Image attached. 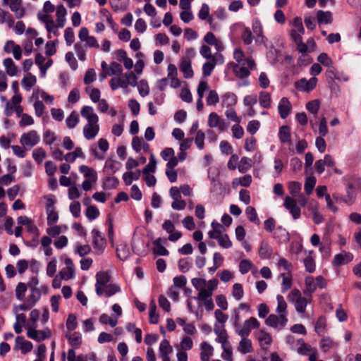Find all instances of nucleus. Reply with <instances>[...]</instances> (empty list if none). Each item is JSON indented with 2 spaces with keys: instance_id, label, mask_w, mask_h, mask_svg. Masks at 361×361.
Segmentation results:
<instances>
[{
  "instance_id": "nucleus-13",
  "label": "nucleus",
  "mask_w": 361,
  "mask_h": 361,
  "mask_svg": "<svg viewBox=\"0 0 361 361\" xmlns=\"http://www.w3.org/2000/svg\"><path fill=\"white\" fill-rule=\"evenodd\" d=\"M180 70L183 72L185 78H190L193 76V71L191 66V61L189 58L184 57L180 60L179 65Z\"/></svg>"
},
{
  "instance_id": "nucleus-32",
  "label": "nucleus",
  "mask_w": 361,
  "mask_h": 361,
  "mask_svg": "<svg viewBox=\"0 0 361 361\" xmlns=\"http://www.w3.org/2000/svg\"><path fill=\"white\" fill-rule=\"evenodd\" d=\"M201 348L203 350L200 353L202 361H209L211 355H212L213 348L207 342H203L201 344Z\"/></svg>"
},
{
  "instance_id": "nucleus-59",
  "label": "nucleus",
  "mask_w": 361,
  "mask_h": 361,
  "mask_svg": "<svg viewBox=\"0 0 361 361\" xmlns=\"http://www.w3.org/2000/svg\"><path fill=\"white\" fill-rule=\"evenodd\" d=\"M121 291V288L116 284H108L104 287V293L106 297H111L116 293Z\"/></svg>"
},
{
  "instance_id": "nucleus-23",
  "label": "nucleus",
  "mask_w": 361,
  "mask_h": 361,
  "mask_svg": "<svg viewBox=\"0 0 361 361\" xmlns=\"http://www.w3.org/2000/svg\"><path fill=\"white\" fill-rule=\"evenodd\" d=\"M317 289V284L315 282V279L311 276H308L305 278V289L303 293L305 295L311 296L312 293H313Z\"/></svg>"
},
{
  "instance_id": "nucleus-43",
  "label": "nucleus",
  "mask_w": 361,
  "mask_h": 361,
  "mask_svg": "<svg viewBox=\"0 0 361 361\" xmlns=\"http://www.w3.org/2000/svg\"><path fill=\"white\" fill-rule=\"evenodd\" d=\"M74 48L77 54V56L80 61H85L86 59V48L85 44L80 42L76 43L74 45Z\"/></svg>"
},
{
  "instance_id": "nucleus-14",
  "label": "nucleus",
  "mask_w": 361,
  "mask_h": 361,
  "mask_svg": "<svg viewBox=\"0 0 361 361\" xmlns=\"http://www.w3.org/2000/svg\"><path fill=\"white\" fill-rule=\"evenodd\" d=\"M291 104L286 97H283L279 104L278 109L280 116L282 118H286L290 113Z\"/></svg>"
},
{
  "instance_id": "nucleus-61",
  "label": "nucleus",
  "mask_w": 361,
  "mask_h": 361,
  "mask_svg": "<svg viewBox=\"0 0 361 361\" xmlns=\"http://www.w3.org/2000/svg\"><path fill=\"white\" fill-rule=\"evenodd\" d=\"M200 53L202 57L209 60H216V56L212 55L211 49L207 45H202L200 47Z\"/></svg>"
},
{
  "instance_id": "nucleus-24",
  "label": "nucleus",
  "mask_w": 361,
  "mask_h": 361,
  "mask_svg": "<svg viewBox=\"0 0 361 361\" xmlns=\"http://www.w3.org/2000/svg\"><path fill=\"white\" fill-rule=\"evenodd\" d=\"M272 255V248L266 241L261 243L259 249V255L261 259H269Z\"/></svg>"
},
{
  "instance_id": "nucleus-55",
  "label": "nucleus",
  "mask_w": 361,
  "mask_h": 361,
  "mask_svg": "<svg viewBox=\"0 0 361 361\" xmlns=\"http://www.w3.org/2000/svg\"><path fill=\"white\" fill-rule=\"evenodd\" d=\"M85 215L89 220L92 221L99 216V211L95 206L89 205L86 209Z\"/></svg>"
},
{
  "instance_id": "nucleus-44",
  "label": "nucleus",
  "mask_w": 361,
  "mask_h": 361,
  "mask_svg": "<svg viewBox=\"0 0 361 361\" xmlns=\"http://www.w3.org/2000/svg\"><path fill=\"white\" fill-rule=\"evenodd\" d=\"M140 176V171L136 172H126L123 175V179L126 185H130L133 180H137Z\"/></svg>"
},
{
  "instance_id": "nucleus-15",
  "label": "nucleus",
  "mask_w": 361,
  "mask_h": 361,
  "mask_svg": "<svg viewBox=\"0 0 361 361\" xmlns=\"http://www.w3.org/2000/svg\"><path fill=\"white\" fill-rule=\"evenodd\" d=\"M81 115L87 120L88 123H97L99 121L97 115L94 113L93 108L90 106H85L82 109Z\"/></svg>"
},
{
  "instance_id": "nucleus-7",
  "label": "nucleus",
  "mask_w": 361,
  "mask_h": 361,
  "mask_svg": "<svg viewBox=\"0 0 361 361\" xmlns=\"http://www.w3.org/2000/svg\"><path fill=\"white\" fill-rule=\"evenodd\" d=\"M208 126L210 128H218L220 131H224L228 128V124L221 119L219 115L212 112L209 116Z\"/></svg>"
},
{
  "instance_id": "nucleus-17",
  "label": "nucleus",
  "mask_w": 361,
  "mask_h": 361,
  "mask_svg": "<svg viewBox=\"0 0 361 361\" xmlns=\"http://www.w3.org/2000/svg\"><path fill=\"white\" fill-rule=\"evenodd\" d=\"M163 242H166V240L161 238L156 239L153 242V252L156 255L166 256L169 255V251L162 245Z\"/></svg>"
},
{
  "instance_id": "nucleus-29",
  "label": "nucleus",
  "mask_w": 361,
  "mask_h": 361,
  "mask_svg": "<svg viewBox=\"0 0 361 361\" xmlns=\"http://www.w3.org/2000/svg\"><path fill=\"white\" fill-rule=\"evenodd\" d=\"M317 19L319 24H330L332 22V14L330 11L319 10L317 13Z\"/></svg>"
},
{
  "instance_id": "nucleus-31",
  "label": "nucleus",
  "mask_w": 361,
  "mask_h": 361,
  "mask_svg": "<svg viewBox=\"0 0 361 361\" xmlns=\"http://www.w3.org/2000/svg\"><path fill=\"white\" fill-rule=\"evenodd\" d=\"M279 137L282 143H288L290 140V129L288 126H283L279 128Z\"/></svg>"
},
{
  "instance_id": "nucleus-52",
  "label": "nucleus",
  "mask_w": 361,
  "mask_h": 361,
  "mask_svg": "<svg viewBox=\"0 0 361 361\" xmlns=\"http://www.w3.org/2000/svg\"><path fill=\"white\" fill-rule=\"evenodd\" d=\"M27 288V286L25 283H18L16 288V297L18 300H23L24 299Z\"/></svg>"
},
{
  "instance_id": "nucleus-51",
  "label": "nucleus",
  "mask_w": 361,
  "mask_h": 361,
  "mask_svg": "<svg viewBox=\"0 0 361 361\" xmlns=\"http://www.w3.org/2000/svg\"><path fill=\"white\" fill-rule=\"evenodd\" d=\"M35 83L36 78L35 75L31 74H30L28 77L23 78L22 80L23 87L28 91L35 85Z\"/></svg>"
},
{
  "instance_id": "nucleus-33",
  "label": "nucleus",
  "mask_w": 361,
  "mask_h": 361,
  "mask_svg": "<svg viewBox=\"0 0 361 361\" xmlns=\"http://www.w3.org/2000/svg\"><path fill=\"white\" fill-rule=\"evenodd\" d=\"M41 290L39 288L30 289V294L27 296L26 302L32 306L39 300L41 298Z\"/></svg>"
},
{
  "instance_id": "nucleus-54",
  "label": "nucleus",
  "mask_w": 361,
  "mask_h": 361,
  "mask_svg": "<svg viewBox=\"0 0 361 361\" xmlns=\"http://www.w3.org/2000/svg\"><path fill=\"white\" fill-rule=\"evenodd\" d=\"M216 240H218L219 245L224 248H229L232 246V242L226 233H221Z\"/></svg>"
},
{
  "instance_id": "nucleus-8",
  "label": "nucleus",
  "mask_w": 361,
  "mask_h": 361,
  "mask_svg": "<svg viewBox=\"0 0 361 361\" xmlns=\"http://www.w3.org/2000/svg\"><path fill=\"white\" fill-rule=\"evenodd\" d=\"M283 206L290 212L294 219H298L300 217L301 211L297 206L295 200L288 196L286 197Z\"/></svg>"
},
{
  "instance_id": "nucleus-26",
  "label": "nucleus",
  "mask_w": 361,
  "mask_h": 361,
  "mask_svg": "<svg viewBox=\"0 0 361 361\" xmlns=\"http://www.w3.org/2000/svg\"><path fill=\"white\" fill-rule=\"evenodd\" d=\"M242 339L239 343L238 350L243 354H247L253 350L252 342L247 337H241Z\"/></svg>"
},
{
  "instance_id": "nucleus-12",
  "label": "nucleus",
  "mask_w": 361,
  "mask_h": 361,
  "mask_svg": "<svg viewBox=\"0 0 361 361\" xmlns=\"http://www.w3.org/2000/svg\"><path fill=\"white\" fill-rule=\"evenodd\" d=\"M99 126L97 123H88L83 128L84 137L87 140H92L98 134Z\"/></svg>"
},
{
  "instance_id": "nucleus-47",
  "label": "nucleus",
  "mask_w": 361,
  "mask_h": 361,
  "mask_svg": "<svg viewBox=\"0 0 361 361\" xmlns=\"http://www.w3.org/2000/svg\"><path fill=\"white\" fill-rule=\"evenodd\" d=\"M277 300V307H276V312L280 314H286V308H287V304L285 301L283 297L281 295H278L276 296Z\"/></svg>"
},
{
  "instance_id": "nucleus-28",
  "label": "nucleus",
  "mask_w": 361,
  "mask_h": 361,
  "mask_svg": "<svg viewBox=\"0 0 361 361\" xmlns=\"http://www.w3.org/2000/svg\"><path fill=\"white\" fill-rule=\"evenodd\" d=\"M109 1L114 11H126L129 4V0H110Z\"/></svg>"
},
{
  "instance_id": "nucleus-41",
  "label": "nucleus",
  "mask_w": 361,
  "mask_h": 361,
  "mask_svg": "<svg viewBox=\"0 0 361 361\" xmlns=\"http://www.w3.org/2000/svg\"><path fill=\"white\" fill-rule=\"evenodd\" d=\"M326 318L324 317H319L315 324L314 329L318 335L322 336L326 331Z\"/></svg>"
},
{
  "instance_id": "nucleus-58",
  "label": "nucleus",
  "mask_w": 361,
  "mask_h": 361,
  "mask_svg": "<svg viewBox=\"0 0 361 361\" xmlns=\"http://www.w3.org/2000/svg\"><path fill=\"white\" fill-rule=\"evenodd\" d=\"M243 288L240 283H235L233 286L232 295L235 300H240L243 296Z\"/></svg>"
},
{
  "instance_id": "nucleus-11",
  "label": "nucleus",
  "mask_w": 361,
  "mask_h": 361,
  "mask_svg": "<svg viewBox=\"0 0 361 361\" xmlns=\"http://www.w3.org/2000/svg\"><path fill=\"white\" fill-rule=\"evenodd\" d=\"M27 335L30 338L39 342L49 338L51 333L49 331L47 333L44 331H38L35 329L30 328L27 330Z\"/></svg>"
},
{
  "instance_id": "nucleus-56",
  "label": "nucleus",
  "mask_w": 361,
  "mask_h": 361,
  "mask_svg": "<svg viewBox=\"0 0 361 361\" xmlns=\"http://www.w3.org/2000/svg\"><path fill=\"white\" fill-rule=\"evenodd\" d=\"M61 276V279L69 280L75 277V268H71V270L68 267L62 269L59 274Z\"/></svg>"
},
{
  "instance_id": "nucleus-27",
  "label": "nucleus",
  "mask_w": 361,
  "mask_h": 361,
  "mask_svg": "<svg viewBox=\"0 0 361 361\" xmlns=\"http://www.w3.org/2000/svg\"><path fill=\"white\" fill-rule=\"evenodd\" d=\"M259 102L262 108L269 109L271 104V94L267 92H260L259 95Z\"/></svg>"
},
{
  "instance_id": "nucleus-38",
  "label": "nucleus",
  "mask_w": 361,
  "mask_h": 361,
  "mask_svg": "<svg viewBox=\"0 0 361 361\" xmlns=\"http://www.w3.org/2000/svg\"><path fill=\"white\" fill-rule=\"evenodd\" d=\"M117 257L122 261L126 260L130 255V250L127 245H120L116 248Z\"/></svg>"
},
{
  "instance_id": "nucleus-49",
  "label": "nucleus",
  "mask_w": 361,
  "mask_h": 361,
  "mask_svg": "<svg viewBox=\"0 0 361 361\" xmlns=\"http://www.w3.org/2000/svg\"><path fill=\"white\" fill-rule=\"evenodd\" d=\"M123 72L122 66L117 62H111L108 68L107 73L109 75H120Z\"/></svg>"
},
{
  "instance_id": "nucleus-40",
  "label": "nucleus",
  "mask_w": 361,
  "mask_h": 361,
  "mask_svg": "<svg viewBox=\"0 0 361 361\" xmlns=\"http://www.w3.org/2000/svg\"><path fill=\"white\" fill-rule=\"evenodd\" d=\"M353 188H349V185L346 184V195L345 196L344 203L348 205H352L356 199V192Z\"/></svg>"
},
{
  "instance_id": "nucleus-5",
  "label": "nucleus",
  "mask_w": 361,
  "mask_h": 361,
  "mask_svg": "<svg viewBox=\"0 0 361 361\" xmlns=\"http://www.w3.org/2000/svg\"><path fill=\"white\" fill-rule=\"evenodd\" d=\"M92 243L97 254H101L106 245V240L102 233L96 228L92 231Z\"/></svg>"
},
{
  "instance_id": "nucleus-22",
  "label": "nucleus",
  "mask_w": 361,
  "mask_h": 361,
  "mask_svg": "<svg viewBox=\"0 0 361 361\" xmlns=\"http://www.w3.org/2000/svg\"><path fill=\"white\" fill-rule=\"evenodd\" d=\"M211 226L213 230L208 232V235L212 239H216L225 231L223 225L216 221H213Z\"/></svg>"
},
{
  "instance_id": "nucleus-21",
  "label": "nucleus",
  "mask_w": 361,
  "mask_h": 361,
  "mask_svg": "<svg viewBox=\"0 0 361 361\" xmlns=\"http://www.w3.org/2000/svg\"><path fill=\"white\" fill-rule=\"evenodd\" d=\"M11 45L12 48V51L13 54V56L16 60H20L22 56V51L21 48L19 45H16L14 44V42L12 40H8L6 42L4 45V51L7 53H10L11 49H8V47Z\"/></svg>"
},
{
  "instance_id": "nucleus-6",
  "label": "nucleus",
  "mask_w": 361,
  "mask_h": 361,
  "mask_svg": "<svg viewBox=\"0 0 361 361\" xmlns=\"http://www.w3.org/2000/svg\"><path fill=\"white\" fill-rule=\"evenodd\" d=\"M96 293L102 295L104 293V287L110 281V276L105 271H99L96 275Z\"/></svg>"
},
{
  "instance_id": "nucleus-4",
  "label": "nucleus",
  "mask_w": 361,
  "mask_h": 361,
  "mask_svg": "<svg viewBox=\"0 0 361 361\" xmlns=\"http://www.w3.org/2000/svg\"><path fill=\"white\" fill-rule=\"evenodd\" d=\"M317 82V79L315 77L311 78L309 80L303 78L295 82V87L299 91L308 92L315 88Z\"/></svg>"
},
{
  "instance_id": "nucleus-46",
  "label": "nucleus",
  "mask_w": 361,
  "mask_h": 361,
  "mask_svg": "<svg viewBox=\"0 0 361 361\" xmlns=\"http://www.w3.org/2000/svg\"><path fill=\"white\" fill-rule=\"evenodd\" d=\"M252 167V159L247 157H243L241 158L240 161V165L238 166V170L240 173L247 172Z\"/></svg>"
},
{
  "instance_id": "nucleus-48",
  "label": "nucleus",
  "mask_w": 361,
  "mask_h": 361,
  "mask_svg": "<svg viewBox=\"0 0 361 361\" xmlns=\"http://www.w3.org/2000/svg\"><path fill=\"white\" fill-rule=\"evenodd\" d=\"M172 347L166 339H164L159 345L160 356L169 355L172 353Z\"/></svg>"
},
{
  "instance_id": "nucleus-35",
  "label": "nucleus",
  "mask_w": 361,
  "mask_h": 361,
  "mask_svg": "<svg viewBox=\"0 0 361 361\" xmlns=\"http://www.w3.org/2000/svg\"><path fill=\"white\" fill-rule=\"evenodd\" d=\"M237 96L233 92H226L222 96V104L228 107H232L237 103Z\"/></svg>"
},
{
  "instance_id": "nucleus-36",
  "label": "nucleus",
  "mask_w": 361,
  "mask_h": 361,
  "mask_svg": "<svg viewBox=\"0 0 361 361\" xmlns=\"http://www.w3.org/2000/svg\"><path fill=\"white\" fill-rule=\"evenodd\" d=\"M66 338L68 340L69 343L74 348H79L82 343V336L78 332H74L72 334L66 335Z\"/></svg>"
},
{
  "instance_id": "nucleus-1",
  "label": "nucleus",
  "mask_w": 361,
  "mask_h": 361,
  "mask_svg": "<svg viewBox=\"0 0 361 361\" xmlns=\"http://www.w3.org/2000/svg\"><path fill=\"white\" fill-rule=\"evenodd\" d=\"M233 71L235 75L239 78H245L250 75V70L255 66V61L251 58H247L241 63H233Z\"/></svg>"
},
{
  "instance_id": "nucleus-37",
  "label": "nucleus",
  "mask_w": 361,
  "mask_h": 361,
  "mask_svg": "<svg viewBox=\"0 0 361 361\" xmlns=\"http://www.w3.org/2000/svg\"><path fill=\"white\" fill-rule=\"evenodd\" d=\"M4 66L6 68V73L8 75L14 76L17 74V67L11 58L4 59Z\"/></svg>"
},
{
  "instance_id": "nucleus-18",
  "label": "nucleus",
  "mask_w": 361,
  "mask_h": 361,
  "mask_svg": "<svg viewBox=\"0 0 361 361\" xmlns=\"http://www.w3.org/2000/svg\"><path fill=\"white\" fill-rule=\"evenodd\" d=\"M16 347L21 350L23 354H25L32 349V343L25 341L23 336H17L16 338Z\"/></svg>"
},
{
  "instance_id": "nucleus-45",
  "label": "nucleus",
  "mask_w": 361,
  "mask_h": 361,
  "mask_svg": "<svg viewBox=\"0 0 361 361\" xmlns=\"http://www.w3.org/2000/svg\"><path fill=\"white\" fill-rule=\"evenodd\" d=\"M320 102L318 99L312 100L307 103L306 109L307 110L314 115V117H317V114L319 109Z\"/></svg>"
},
{
  "instance_id": "nucleus-42",
  "label": "nucleus",
  "mask_w": 361,
  "mask_h": 361,
  "mask_svg": "<svg viewBox=\"0 0 361 361\" xmlns=\"http://www.w3.org/2000/svg\"><path fill=\"white\" fill-rule=\"evenodd\" d=\"M79 122V116L76 111L71 112L70 116L66 119V123L68 128H74Z\"/></svg>"
},
{
  "instance_id": "nucleus-20",
  "label": "nucleus",
  "mask_w": 361,
  "mask_h": 361,
  "mask_svg": "<svg viewBox=\"0 0 361 361\" xmlns=\"http://www.w3.org/2000/svg\"><path fill=\"white\" fill-rule=\"evenodd\" d=\"M344 180L349 185V188L358 190L361 192V178L355 175H348L344 178Z\"/></svg>"
},
{
  "instance_id": "nucleus-16",
  "label": "nucleus",
  "mask_w": 361,
  "mask_h": 361,
  "mask_svg": "<svg viewBox=\"0 0 361 361\" xmlns=\"http://www.w3.org/2000/svg\"><path fill=\"white\" fill-rule=\"evenodd\" d=\"M79 171L86 178L85 180H90L91 182H97V173L93 168L86 165H82L80 166Z\"/></svg>"
},
{
  "instance_id": "nucleus-10",
  "label": "nucleus",
  "mask_w": 361,
  "mask_h": 361,
  "mask_svg": "<svg viewBox=\"0 0 361 361\" xmlns=\"http://www.w3.org/2000/svg\"><path fill=\"white\" fill-rule=\"evenodd\" d=\"M287 322L288 319L286 314H280V316L278 317L277 315L272 314L267 318L265 323L269 326L276 328L279 325L281 327L285 326Z\"/></svg>"
},
{
  "instance_id": "nucleus-62",
  "label": "nucleus",
  "mask_w": 361,
  "mask_h": 361,
  "mask_svg": "<svg viewBox=\"0 0 361 361\" xmlns=\"http://www.w3.org/2000/svg\"><path fill=\"white\" fill-rule=\"evenodd\" d=\"M316 184V178L313 176L309 177L306 179L305 183V190L307 195H310Z\"/></svg>"
},
{
  "instance_id": "nucleus-63",
  "label": "nucleus",
  "mask_w": 361,
  "mask_h": 361,
  "mask_svg": "<svg viewBox=\"0 0 361 361\" xmlns=\"http://www.w3.org/2000/svg\"><path fill=\"white\" fill-rule=\"evenodd\" d=\"M222 348L224 351L221 354V357L226 361H233V348L231 343L228 345L222 346Z\"/></svg>"
},
{
  "instance_id": "nucleus-30",
  "label": "nucleus",
  "mask_w": 361,
  "mask_h": 361,
  "mask_svg": "<svg viewBox=\"0 0 361 361\" xmlns=\"http://www.w3.org/2000/svg\"><path fill=\"white\" fill-rule=\"evenodd\" d=\"M121 164L117 161H110L105 163L104 171L107 175H112L118 171Z\"/></svg>"
},
{
  "instance_id": "nucleus-57",
  "label": "nucleus",
  "mask_w": 361,
  "mask_h": 361,
  "mask_svg": "<svg viewBox=\"0 0 361 361\" xmlns=\"http://www.w3.org/2000/svg\"><path fill=\"white\" fill-rule=\"evenodd\" d=\"M32 157L35 161H37L38 164H40L46 157V152L42 147L36 148L32 152Z\"/></svg>"
},
{
  "instance_id": "nucleus-9",
  "label": "nucleus",
  "mask_w": 361,
  "mask_h": 361,
  "mask_svg": "<svg viewBox=\"0 0 361 361\" xmlns=\"http://www.w3.org/2000/svg\"><path fill=\"white\" fill-rule=\"evenodd\" d=\"M39 137L35 130L23 133L20 137V143L24 146L32 147L38 143Z\"/></svg>"
},
{
  "instance_id": "nucleus-25",
  "label": "nucleus",
  "mask_w": 361,
  "mask_h": 361,
  "mask_svg": "<svg viewBox=\"0 0 361 361\" xmlns=\"http://www.w3.org/2000/svg\"><path fill=\"white\" fill-rule=\"evenodd\" d=\"M10 8L16 14V17L20 19L23 17L25 12L24 9L21 8V0H11L9 5Z\"/></svg>"
},
{
  "instance_id": "nucleus-53",
  "label": "nucleus",
  "mask_w": 361,
  "mask_h": 361,
  "mask_svg": "<svg viewBox=\"0 0 361 361\" xmlns=\"http://www.w3.org/2000/svg\"><path fill=\"white\" fill-rule=\"evenodd\" d=\"M85 91L89 94L90 97L93 102L96 103L100 100L99 98L101 93L99 89L87 87H86Z\"/></svg>"
},
{
  "instance_id": "nucleus-2",
  "label": "nucleus",
  "mask_w": 361,
  "mask_h": 361,
  "mask_svg": "<svg viewBox=\"0 0 361 361\" xmlns=\"http://www.w3.org/2000/svg\"><path fill=\"white\" fill-rule=\"evenodd\" d=\"M288 300L289 302L295 304V310L298 313H305L308 302L307 298L302 297L301 293L298 289H293L288 294Z\"/></svg>"
},
{
  "instance_id": "nucleus-19",
  "label": "nucleus",
  "mask_w": 361,
  "mask_h": 361,
  "mask_svg": "<svg viewBox=\"0 0 361 361\" xmlns=\"http://www.w3.org/2000/svg\"><path fill=\"white\" fill-rule=\"evenodd\" d=\"M353 259V255L350 252L338 254L334 257L333 264L338 267L351 262Z\"/></svg>"
},
{
  "instance_id": "nucleus-64",
  "label": "nucleus",
  "mask_w": 361,
  "mask_h": 361,
  "mask_svg": "<svg viewBox=\"0 0 361 361\" xmlns=\"http://www.w3.org/2000/svg\"><path fill=\"white\" fill-rule=\"evenodd\" d=\"M191 262L188 258H182L178 261V268L183 273L188 272L191 267Z\"/></svg>"
},
{
  "instance_id": "nucleus-3",
  "label": "nucleus",
  "mask_w": 361,
  "mask_h": 361,
  "mask_svg": "<svg viewBox=\"0 0 361 361\" xmlns=\"http://www.w3.org/2000/svg\"><path fill=\"white\" fill-rule=\"evenodd\" d=\"M259 326V322L255 317H250L245 320L243 323L242 328L237 329L236 333L240 337H247L252 329H257Z\"/></svg>"
},
{
  "instance_id": "nucleus-60",
  "label": "nucleus",
  "mask_w": 361,
  "mask_h": 361,
  "mask_svg": "<svg viewBox=\"0 0 361 361\" xmlns=\"http://www.w3.org/2000/svg\"><path fill=\"white\" fill-rule=\"evenodd\" d=\"M298 343L300 345V347L298 348V352L300 354L307 355L313 350L312 347L307 344L303 339L298 340Z\"/></svg>"
},
{
  "instance_id": "nucleus-50",
  "label": "nucleus",
  "mask_w": 361,
  "mask_h": 361,
  "mask_svg": "<svg viewBox=\"0 0 361 361\" xmlns=\"http://www.w3.org/2000/svg\"><path fill=\"white\" fill-rule=\"evenodd\" d=\"M216 61L210 60L203 64L202 66V74L204 77H208L211 75L212 71L214 70L216 66Z\"/></svg>"
},
{
  "instance_id": "nucleus-39",
  "label": "nucleus",
  "mask_w": 361,
  "mask_h": 361,
  "mask_svg": "<svg viewBox=\"0 0 361 361\" xmlns=\"http://www.w3.org/2000/svg\"><path fill=\"white\" fill-rule=\"evenodd\" d=\"M245 214L247 219L252 223L259 225L260 221L257 216L255 209L253 207L249 206L246 208Z\"/></svg>"
},
{
  "instance_id": "nucleus-34",
  "label": "nucleus",
  "mask_w": 361,
  "mask_h": 361,
  "mask_svg": "<svg viewBox=\"0 0 361 361\" xmlns=\"http://www.w3.org/2000/svg\"><path fill=\"white\" fill-rule=\"evenodd\" d=\"M118 179L114 176H111L109 175L103 181L102 188L104 190H111L116 188L118 185Z\"/></svg>"
}]
</instances>
